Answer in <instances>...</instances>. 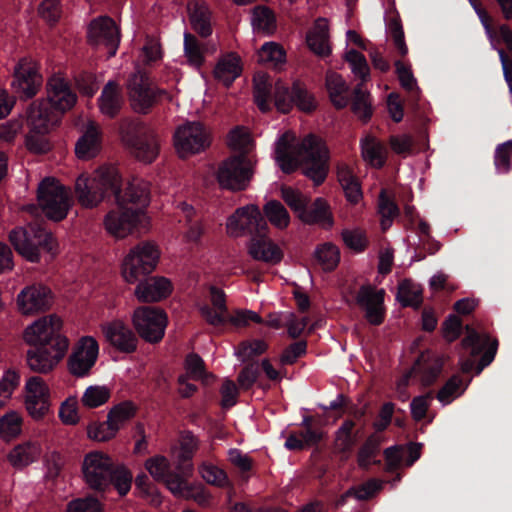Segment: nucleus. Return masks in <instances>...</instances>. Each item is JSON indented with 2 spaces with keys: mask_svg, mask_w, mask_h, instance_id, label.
Returning a JSON list of instances; mask_svg holds the SVG:
<instances>
[{
  "mask_svg": "<svg viewBox=\"0 0 512 512\" xmlns=\"http://www.w3.org/2000/svg\"><path fill=\"white\" fill-rule=\"evenodd\" d=\"M251 25L257 35L268 36L276 30V18L269 8L257 6L252 10Z\"/></svg>",
  "mask_w": 512,
  "mask_h": 512,
  "instance_id": "43",
  "label": "nucleus"
},
{
  "mask_svg": "<svg viewBox=\"0 0 512 512\" xmlns=\"http://www.w3.org/2000/svg\"><path fill=\"white\" fill-rule=\"evenodd\" d=\"M64 320L51 313L44 314L28 324L22 333L23 341L31 346L70 347V339L63 332Z\"/></svg>",
  "mask_w": 512,
  "mask_h": 512,
  "instance_id": "6",
  "label": "nucleus"
},
{
  "mask_svg": "<svg viewBox=\"0 0 512 512\" xmlns=\"http://www.w3.org/2000/svg\"><path fill=\"white\" fill-rule=\"evenodd\" d=\"M133 475L124 465H113L109 476V486L112 484L120 496H125L131 489Z\"/></svg>",
  "mask_w": 512,
  "mask_h": 512,
  "instance_id": "52",
  "label": "nucleus"
},
{
  "mask_svg": "<svg viewBox=\"0 0 512 512\" xmlns=\"http://www.w3.org/2000/svg\"><path fill=\"white\" fill-rule=\"evenodd\" d=\"M101 150V131L98 124L88 121L86 129L75 145L78 159L89 160L97 156Z\"/></svg>",
  "mask_w": 512,
  "mask_h": 512,
  "instance_id": "31",
  "label": "nucleus"
},
{
  "mask_svg": "<svg viewBox=\"0 0 512 512\" xmlns=\"http://www.w3.org/2000/svg\"><path fill=\"white\" fill-rule=\"evenodd\" d=\"M11 244L26 260L38 262L41 250L53 257L57 251V243L52 234L38 225L18 227L9 234Z\"/></svg>",
  "mask_w": 512,
  "mask_h": 512,
  "instance_id": "4",
  "label": "nucleus"
},
{
  "mask_svg": "<svg viewBox=\"0 0 512 512\" xmlns=\"http://www.w3.org/2000/svg\"><path fill=\"white\" fill-rule=\"evenodd\" d=\"M44 100L61 115L75 105L77 97L72 92L67 79L57 73L48 79L47 98Z\"/></svg>",
  "mask_w": 512,
  "mask_h": 512,
  "instance_id": "22",
  "label": "nucleus"
},
{
  "mask_svg": "<svg viewBox=\"0 0 512 512\" xmlns=\"http://www.w3.org/2000/svg\"><path fill=\"white\" fill-rule=\"evenodd\" d=\"M144 466L156 481L164 482L167 488L168 481L174 480L175 478L185 477L184 475H181L177 470L175 472H171L169 460L162 455H156L148 458L145 461Z\"/></svg>",
  "mask_w": 512,
  "mask_h": 512,
  "instance_id": "41",
  "label": "nucleus"
},
{
  "mask_svg": "<svg viewBox=\"0 0 512 512\" xmlns=\"http://www.w3.org/2000/svg\"><path fill=\"white\" fill-rule=\"evenodd\" d=\"M354 422L351 420L344 421L336 431L335 449L339 452H350L356 443V437L353 434Z\"/></svg>",
  "mask_w": 512,
  "mask_h": 512,
  "instance_id": "57",
  "label": "nucleus"
},
{
  "mask_svg": "<svg viewBox=\"0 0 512 512\" xmlns=\"http://www.w3.org/2000/svg\"><path fill=\"white\" fill-rule=\"evenodd\" d=\"M361 151L364 161L371 166L380 168L384 165L387 158V149L375 137L365 136L361 140Z\"/></svg>",
  "mask_w": 512,
  "mask_h": 512,
  "instance_id": "42",
  "label": "nucleus"
},
{
  "mask_svg": "<svg viewBox=\"0 0 512 512\" xmlns=\"http://www.w3.org/2000/svg\"><path fill=\"white\" fill-rule=\"evenodd\" d=\"M384 296V289H377L371 285L361 286L357 293L356 302L372 325H379L384 320Z\"/></svg>",
  "mask_w": 512,
  "mask_h": 512,
  "instance_id": "21",
  "label": "nucleus"
},
{
  "mask_svg": "<svg viewBox=\"0 0 512 512\" xmlns=\"http://www.w3.org/2000/svg\"><path fill=\"white\" fill-rule=\"evenodd\" d=\"M105 231L115 239L145 234L150 229V217L144 210L124 206L116 202L103 219Z\"/></svg>",
  "mask_w": 512,
  "mask_h": 512,
  "instance_id": "3",
  "label": "nucleus"
},
{
  "mask_svg": "<svg viewBox=\"0 0 512 512\" xmlns=\"http://www.w3.org/2000/svg\"><path fill=\"white\" fill-rule=\"evenodd\" d=\"M116 202L124 206L139 208L145 211L150 202L149 183L141 178H132L124 190H119Z\"/></svg>",
  "mask_w": 512,
  "mask_h": 512,
  "instance_id": "25",
  "label": "nucleus"
},
{
  "mask_svg": "<svg viewBox=\"0 0 512 512\" xmlns=\"http://www.w3.org/2000/svg\"><path fill=\"white\" fill-rule=\"evenodd\" d=\"M168 489L171 493L180 498L192 499L201 506H206L211 501V495L201 485L190 486L185 477L175 478L168 481Z\"/></svg>",
  "mask_w": 512,
  "mask_h": 512,
  "instance_id": "37",
  "label": "nucleus"
},
{
  "mask_svg": "<svg viewBox=\"0 0 512 512\" xmlns=\"http://www.w3.org/2000/svg\"><path fill=\"white\" fill-rule=\"evenodd\" d=\"M20 373L13 369L4 371L0 378V408L4 407L12 398L15 389L20 384Z\"/></svg>",
  "mask_w": 512,
  "mask_h": 512,
  "instance_id": "56",
  "label": "nucleus"
},
{
  "mask_svg": "<svg viewBox=\"0 0 512 512\" xmlns=\"http://www.w3.org/2000/svg\"><path fill=\"white\" fill-rule=\"evenodd\" d=\"M79 401L76 396H69L59 407L58 416L64 425L74 426L80 422Z\"/></svg>",
  "mask_w": 512,
  "mask_h": 512,
  "instance_id": "62",
  "label": "nucleus"
},
{
  "mask_svg": "<svg viewBox=\"0 0 512 512\" xmlns=\"http://www.w3.org/2000/svg\"><path fill=\"white\" fill-rule=\"evenodd\" d=\"M123 99L119 85L109 81L103 88L98 100L100 112L109 118L115 117L122 107Z\"/></svg>",
  "mask_w": 512,
  "mask_h": 512,
  "instance_id": "39",
  "label": "nucleus"
},
{
  "mask_svg": "<svg viewBox=\"0 0 512 512\" xmlns=\"http://www.w3.org/2000/svg\"><path fill=\"white\" fill-rule=\"evenodd\" d=\"M41 454L42 449L39 443L27 441L13 447L7 455V459L11 466L22 469L37 461Z\"/></svg>",
  "mask_w": 512,
  "mask_h": 512,
  "instance_id": "36",
  "label": "nucleus"
},
{
  "mask_svg": "<svg viewBox=\"0 0 512 512\" xmlns=\"http://www.w3.org/2000/svg\"><path fill=\"white\" fill-rule=\"evenodd\" d=\"M121 183V176L115 166H100L91 177L82 174L76 179L75 193L77 200L85 208L96 207L110 194L116 198Z\"/></svg>",
  "mask_w": 512,
  "mask_h": 512,
  "instance_id": "2",
  "label": "nucleus"
},
{
  "mask_svg": "<svg viewBox=\"0 0 512 512\" xmlns=\"http://www.w3.org/2000/svg\"><path fill=\"white\" fill-rule=\"evenodd\" d=\"M134 296L140 303H158L173 292V284L164 276H150L135 283Z\"/></svg>",
  "mask_w": 512,
  "mask_h": 512,
  "instance_id": "20",
  "label": "nucleus"
},
{
  "mask_svg": "<svg viewBox=\"0 0 512 512\" xmlns=\"http://www.w3.org/2000/svg\"><path fill=\"white\" fill-rule=\"evenodd\" d=\"M241 73V59L234 52L222 55L213 70L215 79L227 87L230 86Z\"/></svg>",
  "mask_w": 512,
  "mask_h": 512,
  "instance_id": "33",
  "label": "nucleus"
},
{
  "mask_svg": "<svg viewBox=\"0 0 512 512\" xmlns=\"http://www.w3.org/2000/svg\"><path fill=\"white\" fill-rule=\"evenodd\" d=\"M281 197L298 218L310 202V198L308 196L292 187H283L281 189Z\"/></svg>",
  "mask_w": 512,
  "mask_h": 512,
  "instance_id": "63",
  "label": "nucleus"
},
{
  "mask_svg": "<svg viewBox=\"0 0 512 512\" xmlns=\"http://www.w3.org/2000/svg\"><path fill=\"white\" fill-rule=\"evenodd\" d=\"M326 89L332 104L342 109L348 105L349 102V87L343 77L333 71L326 74Z\"/></svg>",
  "mask_w": 512,
  "mask_h": 512,
  "instance_id": "40",
  "label": "nucleus"
},
{
  "mask_svg": "<svg viewBox=\"0 0 512 512\" xmlns=\"http://www.w3.org/2000/svg\"><path fill=\"white\" fill-rule=\"evenodd\" d=\"M100 345L91 335L80 336L72 345L66 359L68 373L75 378L91 375L99 358Z\"/></svg>",
  "mask_w": 512,
  "mask_h": 512,
  "instance_id": "10",
  "label": "nucleus"
},
{
  "mask_svg": "<svg viewBox=\"0 0 512 512\" xmlns=\"http://www.w3.org/2000/svg\"><path fill=\"white\" fill-rule=\"evenodd\" d=\"M24 406L34 421H42L51 413V392L40 376L29 377L23 387Z\"/></svg>",
  "mask_w": 512,
  "mask_h": 512,
  "instance_id": "14",
  "label": "nucleus"
},
{
  "mask_svg": "<svg viewBox=\"0 0 512 512\" xmlns=\"http://www.w3.org/2000/svg\"><path fill=\"white\" fill-rule=\"evenodd\" d=\"M209 294L212 307L208 304H199L198 309L200 315L210 325H222L227 319L225 294L222 290L214 286L210 287Z\"/></svg>",
  "mask_w": 512,
  "mask_h": 512,
  "instance_id": "30",
  "label": "nucleus"
},
{
  "mask_svg": "<svg viewBox=\"0 0 512 512\" xmlns=\"http://www.w3.org/2000/svg\"><path fill=\"white\" fill-rule=\"evenodd\" d=\"M274 159L285 173H291L303 165V173L315 185L324 182L329 170L328 149L323 140L313 134L300 141L294 132H284L275 142Z\"/></svg>",
  "mask_w": 512,
  "mask_h": 512,
  "instance_id": "1",
  "label": "nucleus"
},
{
  "mask_svg": "<svg viewBox=\"0 0 512 512\" xmlns=\"http://www.w3.org/2000/svg\"><path fill=\"white\" fill-rule=\"evenodd\" d=\"M114 465L113 459L102 451L87 453L82 462V474L85 484L97 492L109 488V476Z\"/></svg>",
  "mask_w": 512,
  "mask_h": 512,
  "instance_id": "15",
  "label": "nucleus"
},
{
  "mask_svg": "<svg viewBox=\"0 0 512 512\" xmlns=\"http://www.w3.org/2000/svg\"><path fill=\"white\" fill-rule=\"evenodd\" d=\"M380 438L378 436H370L358 452L357 462L361 468H368L376 463L375 457L379 453Z\"/></svg>",
  "mask_w": 512,
  "mask_h": 512,
  "instance_id": "64",
  "label": "nucleus"
},
{
  "mask_svg": "<svg viewBox=\"0 0 512 512\" xmlns=\"http://www.w3.org/2000/svg\"><path fill=\"white\" fill-rule=\"evenodd\" d=\"M131 108L139 114H147L151 108L164 100L173 101L174 93L154 86L149 78L140 72L134 73L127 83Z\"/></svg>",
  "mask_w": 512,
  "mask_h": 512,
  "instance_id": "8",
  "label": "nucleus"
},
{
  "mask_svg": "<svg viewBox=\"0 0 512 512\" xmlns=\"http://www.w3.org/2000/svg\"><path fill=\"white\" fill-rule=\"evenodd\" d=\"M465 389L466 385L463 384L461 377L454 375L439 390L437 399L443 405L450 404L453 400L458 398L465 391Z\"/></svg>",
  "mask_w": 512,
  "mask_h": 512,
  "instance_id": "60",
  "label": "nucleus"
},
{
  "mask_svg": "<svg viewBox=\"0 0 512 512\" xmlns=\"http://www.w3.org/2000/svg\"><path fill=\"white\" fill-rule=\"evenodd\" d=\"M272 84L267 74L258 72L254 76V99L258 108L265 112L269 109Z\"/></svg>",
  "mask_w": 512,
  "mask_h": 512,
  "instance_id": "49",
  "label": "nucleus"
},
{
  "mask_svg": "<svg viewBox=\"0 0 512 512\" xmlns=\"http://www.w3.org/2000/svg\"><path fill=\"white\" fill-rule=\"evenodd\" d=\"M264 213L268 221L277 229L284 230L290 224V215L287 209L278 201H270L264 206Z\"/></svg>",
  "mask_w": 512,
  "mask_h": 512,
  "instance_id": "54",
  "label": "nucleus"
},
{
  "mask_svg": "<svg viewBox=\"0 0 512 512\" xmlns=\"http://www.w3.org/2000/svg\"><path fill=\"white\" fill-rule=\"evenodd\" d=\"M111 397V389L106 385H89L83 392L80 402L84 408L95 409L106 404Z\"/></svg>",
  "mask_w": 512,
  "mask_h": 512,
  "instance_id": "45",
  "label": "nucleus"
},
{
  "mask_svg": "<svg viewBox=\"0 0 512 512\" xmlns=\"http://www.w3.org/2000/svg\"><path fill=\"white\" fill-rule=\"evenodd\" d=\"M306 41L315 54L322 57L328 56L331 53L328 21L324 18L317 19L308 32Z\"/></svg>",
  "mask_w": 512,
  "mask_h": 512,
  "instance_id": "38",
  "label": "nucleus"
},
{
  "mask_svg": "<svg viewBox=\"0 0 512 512\" xmlns=\"http://www.w3.org/2000/svg\"><path fill=\"white\" fill-rule=\"evenodd\" d=\"M131 321L141 338L150 343H157L165 335L168 316L159 307L140 306L133 311Z\"/></svg>",
  "mask_w": 512,
  "mask_h": 512,
  "instance_id": "12",
  "label": "nucleus"
},
{
  "mask_svg": "<svg viewBox=\"0 0 512 512\" xmlns=\"http://www.w3.org/2000/svg\"><path fill=\"white\" fill-rule=\"evenodd\" d=\"M258 60L263 64L277 67L286 61V52L283 47L276 42H267L258 51Z\"/></svg>",
  "mask_w": 512,
  "mask_h": 512,
  "instance_id": "51",
  "label": "nucleus"
},
{
  "mask_svg": "<svg viewBox=\"0 0 512 512\" xmlns=\"http://www.w3.org/2000/svg\"><path fill=\"white\" fill-rule=\"evenodd\" d=\"M160 257L161 251L155 243L143 241L136 244L123 257L120 267L122 278L128 284H135L156 270Z\"/></svg>",
  "mask_w": 512,
  "mask_h": 512,
  "instance_id": "5",
  "label": "nucleus"
},
{
  "mask_svg": "<svg viewBox=\"0 0 512 512\" xmlns=\"http://www.w3.org/2000/svg\"><path fill=\"white\" fill-rule=\"evenodd\" d=\"M120 29L109 16L93 19L87 28V41L95 49H103L108 57L116 54L120 44Z\"/></svg>",
  "mask_w": 512,
  "mask_h": 512,
  "instance_id": "16",
  "label": "nucleus"
},
{
  "mask_svg": "<svg viewBox=\"0 0 512 512\" xmlns=\"http://www.w3.org/2000/svg\"><path fill=\"white\" fill-rule=\"evenodd\" d=\"M37 202L47 218L61 221L71 208L72 198L69 190L57 179L46 177L38 184Z\"/></svg>",
  "mask_w": 512,
  "mask_h": 512,
  "instance_id": "7",
  "label": "nucleus"
},
{
  "mask_svg": "<svg viewBox=\"0 0 512 512\" xmlns=\"http://www.w3.org/2000/svg\"><path fill=\"white\" fill-rule=\"evenodd\" d=\"M344 57L345 60L349 63L354 76L360 78L362 82L369 80L370 69L363 54L354 49H351L346 51Z\"/></svg>",
  "mask_w": 512,
  "mask_h": 512,
  "instance_id": "61",
  "label": "nucleus"
},
{
  "mask_svg": "<svg viewBox=\"0 0 512 512\" xmlns=\"http://www.w3.org/2000/svg\"><path fill=\"white\" fill-rule=\"evenodd\" d=\"M396 298L402 306L419 307L422 303V289L418 284L404 280L398 286Z\"/></svg>",
  "mask_w": 512,
  "mask_h": 512,
  "instance_id": "48",
  "label": "nucleus"
},
{
  "mask_svg": "<svg viewBox=\"0 0 512 512\" xmlns=\"http://www.w3.org/2000/svg\"><path fill=\"white\" fill-rule=\"evenodd\" d=\"M210 143L209 131L197 121L182 124L174 133V147L181 158L203 152Z\"/></svg>",
  "mask_w": 512,
  "mask_h": 512,
  "instance_id": "13",
  "label": "nucleus"
},
{
  "mask_svg": "<svg viewBox=\"0 0 512 512\" xmlns=\"http://www.w3.org/2000/svg\"><path fill=\"white\" fill-rule=\"evenodd\" d=\"M267 223L257 205L249 204L238 208L226 222L227 233L232 237L245 234H262L267 231Z\"/></svg>",
  "mask_w": 512,
  "mask_h": 512,
  "instance_id": "17",
  "label": "nucleus"
},
{
  "mask_svg": "<svg viewBox=\"0 0 512 512\" xmlns=\"http://www.w3.org/2000/svg\"><path fill=\"white\" fill-rule=\"evenodd\" d=\"M118 432L108 417L105 422H92L87 426V437L97 442H107L115 438Z\"/></svg>",
  "mask_w": 512,
  "mask_h": 512,
  "instance_id": "58",
  "label": "nucleus"
},
{
  "mask_svg": "<svg viewBox=\"0 0 512 512\" xmlns=\"http://www.w3.org/2000/svg\"><path fill=\"white\" fill-rule=\"evenodd\" d=\"M264 234H257L258 236L251 238L248 244V253L256 261L270 265L278 264L283 258L282 250Z\"/></svg>",
  "mask_w": 512,
  "mask_h": 512,
  "instance_id": "27",
  "label": "nucleus"
},
{
  "mask_svg": "<svg viewBox=\"0 0 512 512\" xmlns=\"http://www.w3.org/2000/svg\"><path fill=\"white\" fill-rule=\"evenodd\" d=\"M100 328L105 338L120 351L130 353L136 349L137 338L122 320H112Z\"/></svg>",
  "mask_w": 512,
  "mask_h": 512,
  "instance_id": "24",
  "label": "nucleus"
},
{
  "mask_svg": "<svg viewBox=\"0 0 512 512\" xmlns=\"http://www.w3.org/2000/svg\"><path fill=\"white\" fill-rule=\"evenodd\" d=\"M442 366L443 358L440 355L426 351L420 355L412 368V372L423 386H429L440 375Z\"/></svg>",
  "mask_w": 512,
  "mask_h": 512,
  "instance_id": "29",
  "label": "nucleus"
},
{
  "mask_svg": "<svg viewBox=\"0 0 512 512\" xmlns=\"http://www.w3.org/2000/svg\"><path fill=\"white\" fill-rule=\"evenodd\" d=\"M42 76L39 73V65L31 58L21 59L14 68V80L12 86L22 96L31 98L40 89Z\"/></svg>",
  "mask_w": 512,
  "mask_h": 512,
  "instance_id": "19",
  "label": "nucleus"
},
{
  "mask_svg": "<svg viewBox=\"0 0 512 512\" xmlns=\"http://www.w3.org/2000/svg\"><path fill=\"white\" fill-rule=\"evenodd\" d=\"M23 424L22 415L10 410L0 418V437L9 441L21 434Z\"/></svg>",
  "mask_w": 512,
  "mask_h": 512,
  "instance_id": "47",
  "label": "nucleus"
},
{
  "mask_svg": "<svg viewBox=\"0 0 512 512\" xmlns=\"http://www.w3.org/2000/svg\"><path fill=\"white\" fill-rule=\"evenodd\" d=\"M299 220L307 225H318L323 229L334 226V218L328 202L323 198H316L310 209H305Z\"/></svg>",
  "mask_w": 512,
  "mask_h": 512,
  "instance_id": "32",
  "label": "nucleus"
},
{
  "mask_svg": "<svg viewBox=\"0 0 512 512\" xmlns=\"http://www.w3.org/2000/svg\"><path fill=\"white\" fill-rule=\"evenodd\" d=\"M59 120L60 114L44 99L34 101L27 110V125L34 131L50 132Z\"/></svg>",
  "mask_w": 512,
  "mask_h": 512,
  "instance_id": "23",
  "label": "nucleus"
},
{
  "mask_svg": "<svg viewBox=\"0 0 512 512\" xmlns=\"http://www.w3.org/2000/svg\"><path fill=\"white\" fill-rule=\"evenodd\" d=\"M317 262L323 270L331 271L337 267L340 261V251L332 243H323L317 246L314 252Z\"/></svg>",
  "mask_w": 512,
  "mask_h": 512,
  "instance_id": "50",
  "label": "nucleus"
},
{
  "mask_svg": "<svg viewBox=\"0 0 512 512\" xmlns=\"http://www.w3.org/2000/svg\"><path fill=\"white\" fill-rule=\"evenodd\" d=\"M468 330L467 336L462 340V345L466 348H471L472 355H477L481 350L487 347V351L482 356L477 367V374H480L483 368L488 366L494 359L498 342L496 339H491L487 334H479L473 330Z\"/></svg>",
  "mask_w": 512,
  "mask_h": 512,
  "instance_id": "26",
  "label": "nucleus"
},
{
  "mask_svg": "<svg viewBox=\"0 0 512 512\" xmlns=\"http://www.w3.org/2000/svg\"><path fill=\"white\" fill-rule=\"evenodd\" d=\"M198 449V440L190 432L183 433L180 437L179 447L172 449L175 462V470L185 477L193 472L192 458Z\"/></svg>",
  "mask_w": 512,
  "mask_h": 512,
  "instance_id": "28",
  "label": "nucleus"
},
{
  "mask_svg": "<svg viewBox=\"0 0 512 512\" xmlns=\"http://www.w3.org/2000/svg\"><path fill=\"white\" fill-rule=\"evenodd\" d=\"M159 139L153 132L144 134V137L136 142L131 148L135 156L146 163L152 162L159 152Z\"/></svg>",
  "mask_w": 512,
  "mask_h": 512,
  "instance_id": "44",
  "label": "nucleus"
},
{
  "mask_svg": "<svg viewBox=\"0 0 512 512\" xmlns=\"http://www.w3.org/2000/svg\"><path fill=\"white\" fill-rule=\"evenodd\" d=\"M252 175L253 163L244 154L226 158L215 171V178L219 187L233 192L246 189Z\"/></svg>",
  "mask_w": 512,
  "mask_h": 512,
  "instance_id": "9",
  "label": "nucleus"
},
{
  "mask_svg": "<svg viewBox=\"0 0 512 512\" xmlns=\"http://www.w3.org/2000/svg\"><path fill=\"white\" fill-rule=\"evenodd\" d=\"M69 350L70 347H31L26 352V364L32 372L47 375L52 373L60 365Z\"/></svg>",
  "mask_w": 512,
  "mask_h": 512,
  "instance_id": "18",
  "label": "nucleus"
},
{
  "mask_svg": "<svg viewBox=\"0 0 512 512\" xmlns=\"http://www.w3.org/2000/svg\"><path fill=\"white\" fill-rule=\"evenodd\" d=\"M188 18L192 28L202 37L212 33L211 12L204 1L193 0L187 5Z\"/></svg>",
  "mask_w": 512,
  "mask_h": 512,
  "instance_id": "35",
  "label": "nucleus"
},
{
  "mask_svg": "<svg viewBox=\"0 0 512 512\" xmlns=\"http://www.w3.org/2000/svg\"><path fill=\"white\" fill-rule=\"evenodd\" d=\"M136 414V406L131 401H124L113 406L107 414V417L119 431L126 422L132 419Z\"/></svg>",
  "mask_w": 512,
  "mask_h": 512,
  "instance_id": "55",
  "label": "nucleus"
},
{
  "mask_svg": "<svg viewBox=\"0 0 512 512\" xmlns=\"http://www.w3.org/2000/svg\"><path fill=\"white\" fill-rule=\"evenodd\" d=\"M199 473L204 481L208 484L224 488L230 485L227 474L223 469L208 462H204L199 466Z\"/></svg>",
  "mask_w": 512,
  "mask_h": 512,
  "instance_id": "59",
  "label": "nucleus"
},
{
  "mask_svg": "<svg viewBox=\"0 0 512 512\" xmlns=\"http://www.w3.org/2000/svg\"><path fill=\"white\" fill-rule=\"evenodd\" d=\"M54 301L55 295L49 286L33 282L20 289L15 298V307L21 316L34 317L50 311Z\"/></svg>",
  "mask_w": 512,
  "mask_h": 512,
  "instance_id": "11",
  "label": "nucleus"
},
{
  "mask_svg": "<svg viewBox=\"0 0 512 512\" xmlns=\"http://www.w3.org/2000/svg\"><path fill=\"white\" fill-rule=\"evenodd\" d=\"M352 111L361 120L367 121L372 115L370 94L359 84L355 87L352 99Z\"/></svg>",
  "mask_w": 512,
  "mask_h": 512,
  "instance_id": "53",
  "label": "nucleus"
},
{
  "mask_svg": "<svg viewBox=\"0 0 512 512\" xmlns=\"http://www.w3.org/2000/svg\"><path fill=\"white\" fill-rule=\"evenodd\" d=\"M151 131L143 122L137 119H123L119 124L121 139L130 148L143 138L144 134Z\"/></svg>",
  "mask_w": 512,
  "mask_h": 512,
  "instance_id": "46",
  "label": "nucleus"
},
{
  "mask_svg": "<svg viewBox=\"0 0 512 512\" xmlns=\"http://www.w3.org/2000/svg\"><path fill=\"white\" fill-rule=\"evenodd\" d=\"M210 50L215 53L217 46L215 43L204 45L191 33L185 32L183 35V53L188 65L199 69L205 62V53Z\"/></svg>",
  "mask_w": 512,
  "mask_h": 512,
  "instance_id": "34",
  "label": "nucleus"
}]
</instances>
